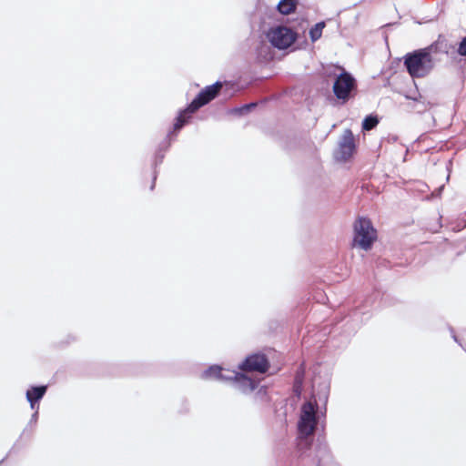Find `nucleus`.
I'll return each instance as SVG.
<instances>
[{"label": "nucleus", "mask_w": 466, "mask_h": 466, "mask_svg": "<svg viewBox=\"0 0 466 466\" xmlns=\"http://www.w3.org/2000/svg\"><path fill=\"white\" fill-rule=\"evenodd\" d=\"M235 383L237 388L243 392L252 391L258 385L256 380L241 373L236 374Z\"/></svg>", "instance_id": "nucleus-9"}, {"label": "nucleus", "mask_w": 466, "mask_h": 466, "mask_svg": "<svg viewBox=\"0 0 466 466\" xmlns=\"http://www.w3.org/2000/svg\"><path fill=\"white\" fill-rule=\"evenodd\" d=\"M221 371L222 368L218 365H213L209 367L208 370H206L203 374L202 378L208 380V379H220L221 378Z\"/></svg>", "instance_id": "nucleus-14"}, {"label": "nucleus", "mask_w": 466, "mask_h": 466, "mask_svg": "<svg viewBox=\"0 0 466 466\" xmlns=\"http://www.w3.org/2000/svg\"><path fill=\"white\" fill-rule=\"evenodd\" d=\"M221 88L222 83L220 82H216L214 85L206 86L188 105V110L190 112H196L201 106L207 105L211 100H213L218 95Z\"/></svg>", "instance_id": "nucleus-6"}, {"label": "nucleus", "mask_w": 466, "mask_h": 466, "mask_svg": "<svg viewBox=\"0 0 466 466\" xmlns=\"http://www.w3.org/2000/svg\"><path fill=\"white\" fill-rule=\"evenodd\" d=\"M339 155L344 161L350 159L356 151L355 137L350 129L343 132L341 141L339 142Z\"/></svg>", "instance_id": "nucleus-8"}, {"label": "nucleus", "mask_w": 466, "mask_h": 466, "mask_svg": "<svg viewBox=\"0 0 466 466\" xmlns=\"http://www.w3.org/2000/svg\"><path fill=\"white\" fill-rule=\"evenodd\" d=\"M268 38L271 45L279 49L289 47L297 39V34L287 26L271 28L268 33Z\"/></svg>", "instance_id": "nucleus-5"}, {"label": "nucleus", "mask_w": 466, "mask_h": 466, "mask_svg": "<svg viewBox=\"0 0 466 466\" xmlns=\"http://www.w3.org/2000/svg\"><path fill=\"white\" fill-rule=\"evenodd\" d=\"M440 40L430 46L414 51L405 56L404 65L411 77H424L433 66L431 53L436 51Z\"/></svg>", "instance_id": "nucleus-1"}, {"label": "nucleus", "mask_w": 466, "mask_h": 466, "mask_svg": "<svg viewBox=\"0 0 466 466\" xmlns=\"http://www.w3.org/2000/svg\"><path fill=\"white\" fill-rule=\"evenodd\" d=\"M378 238L376 228L370 218L358 217L353 223L352 246L370 250Z\"/></svg>", "instance_id": "nucleus-2"}, {"label": "nucleus", "mask_w": 466, "mask_h": 466, "mask_svg": "<svg viewBox=\"0 0 466 466\" xmlns=\"http://www.w3.org/2000/svg\"><path fill=\"white\" fill-rule=\"evenodd\" d=\"M47 390L46 386L32 387L26 391V399L31 408L35 409V404L44 397Z\"/></svg>", "instance_id": "nucleus-10"}, {"label": "nucleus", "mask_w": 466, "mask_h": 466, "mask_svg": "<svg viewBox=\"0 0 466 466\" xmlns=\"http://www.w3.org/2000/svg\"><path fill=\"white\" fill-rule=\"evenodd\" d=\"M306 368L305 364L301 363L295 373L293 382V392L297 397H300L303 389V383L305 379Z\"/></svg>", "instance_id": "nucleus-11"}, {"label": "nucleus", "mask_w": 466, "mask_h": 466, "mask_svg": "<svg viewBox=\"0 0 466 466\" xmlns=\"http://www.w3.org/2000/svg\"><path fill=\"white\" fill-rule=\"evenodd\" d=\"M297 0H281L278 5V10L282 15H290L297 8Z\"/></svg>", "instance_id": "nucleus-12"}, {"label": "nucleus", "mask_w": 466, "mask_h": 466, "mask_svg": "<svg viewBox=\"0 0 466 466\" xmlns=\"http://www.w3.org/2000/svg\"><path fill=\"white\" fill-rule=\"evenodd\" d=\"M458 54L466 56V36L462 38L458 47Z\"/></svg>", "instance_id": "nucleus-17"}, {"label": "nucleus", "mask_w": 466, "mask_h": 466, "mask_svg": "<svg viewBox=\"0 0 466 466\" xmlns=\"http://www.w3.org/2000/svg\"><path fill=\"white\" fill-rule=\"evenodd\" d=\"M317 425V403L307 401L301 407L300 418L299 420V431L305 437L314 433Z\"/></svg>", "instance_id": "nucleus-4"}, {"label": "nucleus", "mask_w": 466, "mask_h": 466, "mask_svg": "<svg viewBox=\"0 0 466 466\" xmlns=\"http://www.w3.org/2000/svg\"><path fill=\"white\" fill-rule=\"evenodd\" d=\"M270 367L265 354L256 353L248 356L239 365V369L246 372L266 373Z\"/></svg>", "instance_id": "nucleus-7"}, {"label": "nucleus", "mask_w": 466, "mask_h": 466, "mask_svg": "<svg viewBox=\"0 0 466 466\" xmlns=\"http://www.w3.org/2000/svg\"><path fill=\"white\" fill-rule=\"evenodd\" d=\"M340 69L341 73L337 76L332 89L335 96L346 103L354 96L358 86L356 79L349 72L344 68Z\"/></svg>", "instance_id": "nucleus-3"}, {"label": "nucleus", "mask_w": 466, "mask_h": 466, "mask_svg": "<svg viewBox=\"0 0 466 466\" xmlns=\"http://www.w3.org/2000/svg\"><path fill=\"white\" fill-rule=\"evenodd\" d=\"M379 124V119L374 116H368L364 118L362 123V129L370 131L373 129Z\"/></svg>", "instance_id": "nucleus-16"}, {"label": "nucleus", "mask_w": 466, "mask_h": 466, "mask_svg": "<svg viewBox=\"0 0 466 466\" xmlns=\"http://www.w3.org/2000/svg\"><path fill=\"white\" fill-rule=\"evenodd\" d=\"M193 113L194 112H190L188 110V106L185 110L181 111L174 123V131L177 132L180 130L187 123L191 114Z\"/></svg>", "instance_id": "nucleus-13"}, {"label": "nucleus", "mask_w": 466, "mask_h": 466, "mask_svg": "<svg viewBox=\"0 0 466 466\" xmlns=\"http://www.w3.org/2000/svg\"><path fill=\"white\" fill-rule=\"evenodd\" d=\"M325 27L324 22L317 23L310 30H309V37L312 42L319 40L322 35V30Z\"/></svg>", "instance_id": "nucleus-15"}]
</instances>
